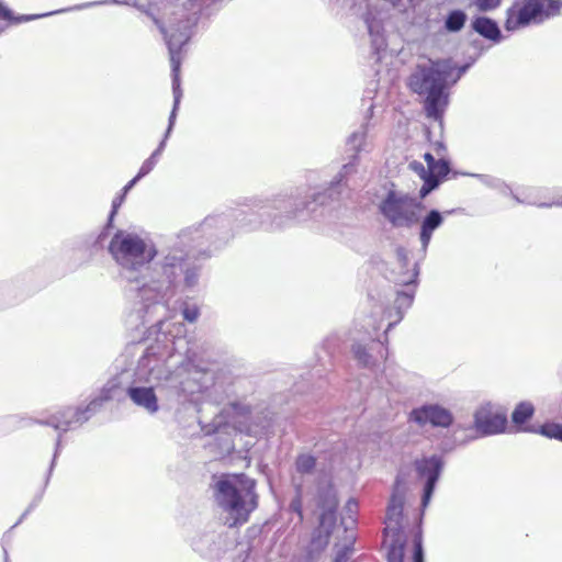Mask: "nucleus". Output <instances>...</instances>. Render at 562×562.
<instances>
[{"label":"nucleus","mask_w":562,"mask_h":562,"mask_svg":"<svg viewBox=\"0 0 562 562\" xmlns=\"http://www.w3.org/2000/svg\"><path fill=\"white\" fill-rule=\"evenodd\" d=\"M308 200L297 190L254 199L250 211L232 209L209 215L196 226L183 228L161 249L146 235L117 229L108 250L119 267L128 297L139 305L142 324L166 315L168 301L193 292L200 284L202 260L227 245L238 232L259 228L282 231L307 221Z\"/></svg>","instance_id":"obj_1"},{"label":"nucleus","mask_w":562,"mask_h":562,"mask_svg":"<svg viewBox=\"0 0 562 562\" xmlns=\"http://www.w3.org/2000/svg\"><path fill=\"white\" fill-rule=\"evenodd\" d=\"M456 69L451 58L429 59L418 64L407 80L408 88L424 97L425 115L442 125L443 114L449 105V80Z\"/></svg>","instance_id":"obj_2"},{"label":"nucleus","mask_w":562,"mask_h":562,"mask_svg":"<svg viewBox=\"0 0 562 562\" xmlns=\"http://www.w3.org/2000/svg\"><path fill=\"white\" fill-rule=\"evenodd\" d=\"M119 385L120 382L117 381V379H111L110 381H108V383L102 387L99 396L91 400L90 403L85 408L66 407L49 415L47 418L40 419L22 415H12L7 418L8 425L11 426L13 429H19L22 427L37 424L53 427L55 430L59 431V435L56 440L55 452L48 469L45 484H47L49 481V477L53 473L56 463V459L61 449V432H66L68 430H72L80 427L83 423L89 420L90 417L93 414H95L105 402L119 398Z\"/></svg>","instance_id":"obj_3"},{"label":"nucleus","mask_w":562,"mask_h":562,"mask_svg":"<svg viewBox=\"0 0 562 562\" xmlns=\"http://www.w3.org/2000/svg\"><path fill=\"white\" fill-rule=\"evenodd\" d=\"M159 334L156 342L147 347L142 357L138 359L137 368L135 371L138 381L150 382L153 380L162 379L160 362H166L169 368L188 367L195 360V352L189 347V341L184 336L179 334L182 331V325H178L176 334L168 329V333L162 331L166 322L158 319Z\"/></svg>","instance_id":"obj_4"},{"label":"nucleus","mask_w":562,"mask_h":562,"mask_svg":"<svg viewBox=\"0 0 562 562\" xmlns=\"http://www.w3.org/2000/svg\"><path fill=\"white\" fill-rule=\"evenodd\" d=\"M217 506L226 514L225 525L238 527L249 520L258 506L256 481L246 474H223L213 485Z\"/></svg>","instance_id":"obj_5"},{"label":"nucleus","mask_w":562,"mask_h":562,"mask_svg":"<svg viewBox=\"0 0 562 562\" xmlns=\"http://www.w3.org/2000/svg\"><path fill=\"white\" fill-rule=\"evenodd\" d=\"M153 18L154 23L157 25L166 44L168 46L170 64H171V76H172V94H173V106L169 115L168 127L164 135V138L159 143L158 147L153 151V154L148 157L149 159H154L157 164L159 156L164 151L166 147V142L170 136L172 128L176 123L178 109L180 105V101L182 98V90L180 87V67H181V50L182 47L190 41L192 36V29L196 24V18H192L188 14H184L181 19L178 20L176 24H171L169 29H167L162 22L150 15Z\"/></svg>","instance_id":"obj_6"},{"label":"nucleus","mask_w":562,"mask_h":562,"mask_svg":"<svg viewBox=\"0 0 562 562\" xmlns=\"http://www.w3.org/2000/svg\"><path fill=\"white\" fill-rule=\"evenodd\" d=\"M423 203L418 198L390 189L378 204V211L394 229H409L419 222Z\"/></svg>","instance_id":"obj_7"},{"label":"nucleus","mask_w":562,"mask_h":562,"mask_svg":"<svg viewBox=\"0 0 562 562\" xmlns=\"http://www.w3.org/2000/svg\"><path fill=\"white\" fill-rule=\"evenodd\" d=\"M358 161L359 157L357 155H352L350 157V160L345 164L339 172L334 177V179L330 181L329 187L325 192H318L312 195H307L302 189L300 188H291L290 190H297L301 192L302 196L308 200V205L306 209L307 213V220L311 217L312 213L314 212V209H311V205L313 203L317 204H324L326 198H329L331 200L337 199L344 188H351L356 186V181L353 180V176L358 172Z\"/></svg>","instance_id":"obj_8"},{"label":"nucleus","mask_w":562,"mask_h":562,"mask_svg":"<svg viewBox=\"0 0 562 562\" xmlns=\"http://www.w3.org/2000/svg\"><path fill=\"white\" fill-rule=\"evenodd\" d=\"M550 20L540 0H516L506 11L504 27L514 32Z\"/></svg>","instance_id":"obj_9"},{"label":"nucleus","mask_w":562,"mask_h":562,"mask_svg":"<svg viewBox=\"0 0 562 562\" xmlns=\"http://www.w3.org/2000/svg\"><path fill=\"white\" fill-rule=\"evenodd\" d=\"M372 330L366 328V336L361 339H356L351 346V352L355 360L363 368H372L376 364L379 358L386 359L384 353L383 342L376 338L379 327L369 323Z\"/></svg>","instance_id":"obj_10"},{"label":"nucleus","mask_w":562,"mask_h":562,"mask_svg":"<svg viewBox=\"0 0 562 562\" xmlns=\"http://www.w3.org/2000/svg\"><path fill=\"white\" fill-rule=\"evenodd\" d=\"M414 467L418 477L425 480L422 495V507L426 508L431 501L437 482L442 472L443 460L440 456L432 454L416 460Z\"/></svg>","instance_id":"obj_11"},{"label":"nucleus","mask_w":562,"mask_h":562,"mask_svg":"<svg viewBox=\"0 0 562 562\" xmlns=\"http://www.w3.org/2000/svg\"><path fill=\"white\" fill-rule=\"evenodd\" d=\"M408 254L409 251L405 247H396V267L391 271V280L397 285L416 288L418 283L419 265L423 259L420 257L419 260L412 263Z\"/></svg>","instance_id":"obj_12"},{"label":"nucleus","mask_w":562,"mask_h":562,"mask_svg":"<svg viewBox=\"0 0 562 562\" xmlns=\"http://www.w3.org/2000/svg\"><path fill=\"white\" fill-rule=\"evenodd\" d=\"M411 419L419 426L427 424L436 428H448L453 424L454 417L450 409L440 404H424L411 412Z\"/></svg>","instance_id":"obj_13"},{"label":"nucleus","mask_w":562,"mask_h":562,"mask_svg":"<svg viewBox=\"0 0 562 562\" xmlns=\"http://www.w3.org/2000/svg\"><path fill=\"white\" fill-rule=\"evenodd\" d=\"M124 373H122L119 376H115L114 379H117L120 382L117 394L119 398H121L123 387H122V379ZM125 394L128 396V398L135 404L137 407L144 409L150 415L156 414L159 411V403L158 397L156 395L155 389L153 386H143V385H135L134 383L128 384L124 389Z\"/></svg>","instance_id":"obj_14"},{"label":"nucleus","mask_w":562,"mask_h":562,"mask_svg":"<svg viewBox=\"0 0 562 562\" xmlns=\"http://www.w3.org/2000/svg\"><path fill=\"white\" fill-rule=\"evenodd\" d=\"M507 426V417L502 413H493L490 408L481 407L474 413V430L479 437L502 434Z\"/></svg>","instance_id":"obj_15"},{"label":"nucleus","mask_w":562,"mask_h":562,"mask_svg":"<svg viewBox=\"0 0 562 562\" xmlns=\"http://www.w3.org/2000/svg\"><path fill=\"white\" fill-rule=\"evenodd\" d=\"M453 212L454 210H449L443 213L437 209H431L422 218H419L418 239L420 244L419 252L422 254V259L427 255L434 233L443 225L445 214L449 215Z\"/></svg>","instance_id":"obj_16"},{"label":"nucleus","mask_w":562,"mask_h":562,"mask_svg":"<svg viewBox=\"0 0 562 562\" xmlns=\"http://www.w3.org/2000/svg\"><path fill=\"white\" fill-rule=\"evenodd\" d=\"M396 485H398V479ZM404 499V493L400 491L398 486H395L386 507L383 536L404 533L402 528Z\"/></svg>","instance_id":"obj_17"},{"label":"nucleus","mask_w":562,"mask_h":562,"mask_svg":"<svg viewBox=\"0 0 562 562\" xmlns=\"http://www.w3.org/2000/svg\"><path fill=\"white\" fill-rule=\"evenodd\" d=\"M192 547L204 558L218 559L226 551V537L221 532L207 531L194 538Z\"/></svg>","instance_id":"obj_18"},{"label":"nucleus","mask_w":562,"mask_h":562,"mask_svg":"<svg viewBox=\"0 0 562 562\" xmlns=\"http://www.w3.org/2000/svg\"><path fill=\"white\" fill-rule=\"evenodd\" d=\"M125 198L126 195L123 194V192H121L113 199L108 221L101 233L95 237L90 236L85 239L83 245L90 247L91 251H98L103 248L104 240L108 237L110 229L113 227L114 218L117 214L119 209L124 203Z\"/></svg>","instance_id":"obj_19"},{"label":"nucleus","mask_w":562,"mask_h":562,"mask_svg":"<svg viewBox=\"0 0 562 562\" xmlns=\"http://www.w3.org/2000/svg\"><path fill=\"white\" fill-rule=\"evenodd\" d=\"M472 30L480 36L499 43L503 40L502 31L495 20L485 15L475 16L471 22Z\"/></svg>","instance_id":"obj_20"},{"label":"nucleus","mask_w":562,"mask_h":562,"mask_svg":"<svg viewBox=\"0 0 562 562\" xmlns=\"http://www.w3.org/2000/svg\"><path fill=\"white\" fill-rule=\"evenodd\" d=\"M336 512L337 509H321L319 528L313 533V543H315L317 539H319L321 546L328 543L331 529L336 524Z\"/></svg>","instance_id":"obj_21"},{"label":"nucleus","mask_w":562,"mask_h":562,"mask_svg":"<svg viewBox=\"0 0 562 562\" xmlns=\"http://www.w3.org/2000/svg\"><path fill=\"white\" fill-rule=\"evenodd\" d=\"M383 543L387 548V562H403L406 537L404 533H394L392 536H383Z\"/></svg>","instance_id":"obj_22"},{"label":"nucleus","mask_w":562,"mask_h":562,"mask_svg":"<svg viewBox=\"0 0 562 562\" xmlns=\"http://www.w3.org/2000/svg\"><path fill=\"white\" fill-rule=\"evenodd\" d=\"M470 176L476 178L482 184H484L487 188L498 191L503 195L513 196V199L517 203H524V201L520 200L518 195L514 194L510 187L503 179L491 176V175H482V173H471Z\"/></svg>","instance_id":"obj_23"},{"label":"nucleus","mask_w":562,"mask_h":562,"mask_svg":"<svg viewBox=\"0 0 562 562\" xmlns=\"http://www.w3.org/2000/svg\"><path fill=\"white\" fill-rule=\"evenodd\" d=\"M316 505L319 509H337L338 499L333 485H322L317 488Z\"/></svg>","instance_id":"obj_24"},{"label":"nucleus","mask_w":562,"mask_h":562,"mask_svg":"<svg viewBox=\"0 0 562 562\" xmlns=\"http://www.w3.org/2000/svg\"><path fill=\"white\" fill-rule=\"evenodd\" d=\"M468 21V14L461 9L450 10L443 20V29L448 33L460 32Z\"/></svg>","instance_id":"obj_25"},{"label":"nucleus","mask_w":562,"mask_h":562,"mask_svg":"<svg viewBox=\"0 0 562 562\" xmlns=\"http://www.w3.org/2000/svg\"><path fill=\"white\" fill-rule=\"evenodd\" d=\"M415 297V288H408L403 291H397L394 301V308L398 319H402L405 312L411 307Z\"/></svg>","instance_id":"obj_26"},{"label":"nucleus","mask_w":562,"mask_h":562,"mask_svg":"<svg viewBox=\"0 0 562 562\" xmlns=\"http://www.w3.org/2000/svg\"><path fill=\"white\" fill-rule=\"evenodd\" d=\"M55 12L42 13V14H20L14 15V13L5 7L2 2H0V19L9 21L14 24H20L24 22H31L41 18H45L54 14Z\"/></svg>","instance_id":"obj_27"},{"label":"nucleus","mask_w":562,"mask_h":562,"mask_svg":"<svg viewBox=\"0 0 562 562\" xmlns=\"http://www.w3.org/2000/svg\"><path fill=\"white\" fill-rule=\"evenodd\" d=\"M367 134L368 126L367 124H361L355 132L350 134L347 139V145L351 150H353L352 155H357L366 149L367 145Z\"/></svg>","instance_id":"obj_28"},{"label":"nucleus","mask_w":562,"mask_h":562,"mask_svg":"<svg viewBox=\"0 0 562 562\" xmlns=\"http://www.w3.org/2000/svg\"><path fill=\"white\" fill-rule=\"evenodd\" d=\"M201 425V429L206 436H211L214 434H227L228 424L225 420V417L222 414H217L212 422L204 423L203 420H199Z\"/></svg>","instance_id":"obj_29"},{"label":"nucleus","mask_w":562,"mask_h":562,"mask_svg":"<svg viewBox=\"0 0 562 562\" xmlns=\"http://www.w3.org/2000/svg\"><path fill=\"white\" fill-rule=\"evenodd\" d=\"M317 460L316 458L311 453H300L297 454L294 467L296 473L301 475H310L313 474V472L316 469Z\"/></svg>","instance_id":"obj_30"},{"label":"nucleus","mask_w":562,"mask_h":562,"mask_svg":"<svg viewBox=\"0 0 562 562\" xmlns=\"http://www.w3.org/2000/svg\"><path fill=\"white\" fill-rule=\"evenodd\" d=\"M424 159L427 162V172L446 177L450 172V164L443 158L436 159L432 154L426 153Z\"/></svg>","instance_id":"obj_31"},{"label":"nucleus","mask_w":562,"mask_h":562,"mask_svg":"<svg viewBox=\"0 0 562 562\" xmlns=\"http://www.w3.org/2000/svg\"><path fill=\"white\" fill-rule=\"evenodd\" d=\"M535 413V407L529 402H520L512 413V422L515 425H522L527 423Z\"/></svg>","instance_id":"obj_32"},{"label":"nucleus","mask_w":562,"mask_h":562,"mask_svg":"<svg viewBox=\"0 0 562 562\" xmlns=\"http://www.w3.org/2000/svg\"><path fill=\"white\" fill-rule=\"evenodd\" d=\"M533 431L543 437L562 441V425L559 423H544Z\"/></svg>","instance_id":"obj_33"},{"label":"nucleus","mask_w":562,"mask_h":562,"mask_svg":"<svg viewBox=\"0 0 562 562\" xmlns=\"http://www.w3.org/2000/svg\"><path fill=\"white\" fill-rule=\"evenodd\" d=\"M295 495L290 502V510L295 513L299 516V520H303V486L302 483H294Z\"/></svg>","instance_id":"obj_34"},{"label":"nucleus","mask_w":562,"mask_h":562,"mask_svg":"<svg viewBox=\"0 0 562 562\" xmlns=\"http://www.w3.org/2000/svg\"><path fill=\"white\" fill-rule=\"evenodd\" d=\"M549 19L555 18L562 12V0H540Z\"/></svg>","instance_id":"obj_35"},{"label":"nucleus","mask_w":562,"mask_h":562,"mask_svg":"<svg viewBox=\"0 0 562 562\" xmlns=\"http://www.w3.org/2000/svg\"><path fill=\"white\" fill-rule=\"evenodd\" d=\"M476 9L481 12H488L497 9L502 0H471Z\"/></svg>","instance_id":"obj_36"},{"label":"nucleus","mask_w":562,"mask_h":562,"mask_svg":"<svg viewBox=\"0 0 562 562\" xmlns=\"http://www.w3.org/2000/svg\"><path fill=\"white\" fill-rule=\"evenodd\" d=\"M182 316L189 323H194L200 316V308L196 305L186 304L182 308Z\"/></svg>","instance_id":"obj_37"},{"label":"nucleus","mask_w":562,"mask_h":562,"mask_svg":"<svg viewBox=\"0 0 562 562\" xmlns=\"http://www.w3.org/2000/svg\"><path fill=\"white\" fill-rule=\"evenodd\" d=\"M352 540H355V538H352ZM352 542L351 541L350 543L348 544H344L338 551H337V554H336V558H335V561L334 562H348L349 558H350V554L353 550L352 548Z\"/></svg>","instance_id":"obj_38"},{"label":"nucleus","mask_w":562,"mask_h":562,"mask_svg":"<svg viewBox=\"0 0 562 562\" xmlns=\"http://www.w3.org/2000/svg\"><path fill=\"white\" fill-rule=\"evenodd\" d=\"M420 178L423 179V181L426 186H429L430 188H432L435 190L439 187V184L441 183V180L445 177H441L438 173L436 175V173L427 172L426 175H422Z\"/></svg>","instance_id":"obj_39"},{"label":"nucleus","mask_w":562,"mask_h":562,"mask_svg":"<svg viewBox=\"0 0 562 562\" xmlns=\"http://www.w3.org/2000/svg\"><path fill=\"white\" fill-rule=\"evenodd\" d=\"M413 562H425L424 548L420 538H415L414 540Z\"/></svg>","instance_id":"obj_40"},{"label":"nucleus","mask_w":562,"mask_h":562,"mask_svg":"<svg viewBox=\"0 0 562 562\" xmlns=\"http://www.w3.org/2000/svg\"><path fill=\"white\" fill-rule=\"evenodd\" d=\"M471 63L464 64L462 66H457L453 71V75L451 76V79L449 80V86L457 83L461 77L468 71V69L471 67Z\"/></svg>","instance_id":"obj_41"},{"label":"nucleus","mask_w":562,"mask_h":562,"mask_svg":"<svg viewBox=\"0 0 562 562\" xmlns=\"http://www.w3.org/2000/svg\"><path fill=\"white\" fill-rule=\"evenodd\" d=\"M346 514L348 515V518L351 520V524L356 522V514L358 512V502L353 498H350L345 507Z\"/></svg>","instance_id":"obj_42"},{"label":"nucleus","mask_w":562,"mask_h":562,"mask_svg":"<svg viewBox=\"0 0 562 562\" xmlns=\"http://www.w3.org/2000/svg\"><path fill=\"white\" fill-rule=\"evenodd\" d=\"M110 3L130 5V0H101V1L88 2V3H83V4L79 5L78 9H85V8H90L93 5L110 4Z\"/></svg>","instance_id":"obj_43"},{"label":"nucleus","mask_w":562,"mask_h":562,"mask_svg":"<svg viewBox=\"0 0 562 562\" xmlns=\"http://www.w3.org/2000/svg\"><path fill=\"white\" fill-rule=\"evenodd\" d=\"M157 164L154 161V159L147 158L140 166L137 176L138 178H144L147 176L156 166Z\"/></svg>","instance_id":"obj_44"},{"label":"nucleus","mask_w":562,"mask_h":562,"mask_svg":"<svg viewBox=\"0 0 562 562\" xmlns=\"http://www.w3.org/2000/svg\"><path fill=\"white\" fill-rule=\"evenodd\" d=\"M221 440V451L222 453H231L234 450V443L233 441L226 437V438H218Z\"/></svg>","instance_id":"obj_45"},{"label":"nucleus","mask_w":562,"mask_h":562,"mask_svg":"<svg viewBox=\"0 0 562 562\" xmlns=\"http://www.w3.org/2000/svg\"><path fill=\"white\" fill-rule=\"evenodd\" d=\"M409 167H411L412 170L417 172L420 177H422V175H426L427 173V169L419 161H412L409 164Z\"/></svg>","instance_id":"obj_46"},{"label":"nucleus","mask_w":562,"mask_h":562,"mask_svg":"<svg viewBox=\"0 0 562 562\" xmlns=\"http://www.w3.org/2000/svg\"><path fill=\"white\" fill-rule=\"evenodd\" d=\"M142 178H138V176L136 175L133 179H131L124 187L123 189L121 190V192H123V194H127L130 190L133 189V187Z\"/></svg>","instance_id":"obj_47"},{"label":"nucleus","mask_w":562,"mask_h":562,"mask_svg":"<svg viewBox=\"0 0 562 562\" xmlns=\"http://www.w3.org/2000/svg\"><path fill=\"white\" fill-rule=\"evenodd\" d=\"M432 191H434L432 188L423 183L422 188L419 189V199L418 200L420 201L422 199H425Z\"/></svg>","instance_id":"obj_48"},{"label":"nucleus","mask_w":562,"mask_h":562,"mask_svg":"<svg viewBox=\"0 0 562 562\" xmlns=\"http://www.w3.org/2000/svg\"><path fill=\"white\" fill-rule=\"evenodd\" d=\"M432 191H434L432 188L423 183L422 188L419 189V199L418 200L420 201L422 199H425Z\"/></svg>","instance_id":"obj_49"},{"label":"nucleus","mask_w":562,"mask_h":562,"mask_svg":"<svg viewBox=\"0 0 562 562\" xmlns=\"http://www.w3.org/2000/svg\"><path fill=\"white\" fill-rule=\"evenodd\" d=\"M432 191H434L432 188L423 183L422 188L419 189V199L418 200L420 201L422 199H425Z\"/></svg>","instance_id":"obj_50"},{"label":"nucleus","mask_w":562,"mask_h":562,"mask_svg":"<svg viewBox=\"0 0 562 562\" xmlns=\"http://www.w3.org/2000/svg\"><path fill=\"white\" fill-rule=\"evenodd\" d=\"M36 506V502H33L25 512L21 515L20 519L12 526V528L16 527L19 524L23 521V519L33 510V508Z\"/></svg>","instance_id":"obj_51"},{"label":"nucleus","mask_w":562,"mask_h":562,"mask_svg":"<svg viewBox=\"0 0 562 562\" xmlns=\"http://www.w3.org/2000/svg\"><path fill=\"white\" fill-rule=\"evenodd\" d=\"M5 537H7V533L4 535L3 540H2L3 560H4V562H9V554H8V550L5 548V543H4Z\"/></svg>","instance_id":"obj_52"},{"label":"nucleus","mask_w":562,"mask_h":562,"mask_svg":"<svg viewBox=\"0 0 562 562\" xmlns=\"http://www.w3.org/2000/svg\"><path fill=\"white\" fill-rule=\"evenodd\" d=\"M562 205V201H557V202H552V203H541L539 204V207H551V206H560Z\"/></svg>","instance_id":"obj_53"},{"label":"nucleus","mask_w":562,"mask_h":562,"mask_svg":"<svg viewBox=\"0 0 562 562\" xmlns=\"http://www.w3.org/2000/svg\"><path fill=\"white\" fill-rule=\"evenodd\" d=\"M439 150H445V146L442 143H437V154H439Z\"/></svg>","instance_id":"obj_54"},{"label":"nucleus","mask_w":562,"mask_h":562,"mask_svg":"<svg viewBox=\"0 0 562 562\" xmlns=\"http://www.w3.org/2000/svg\"><path fill=\"white\" fill-rule=\"evenodd\" d=\"M392 326H394V323H389L387 328H386V330H385V333H384L385 335H386L387 330H390V328H391Z\"/></svg>","instance_id":"obj_55"},{"label":"nucleus","mask_w":562,"mask_h":562,"mask_svg":"<svg viewBox=\"0 0 562 562\" xmlns=\"http://www.w3.org/2000/svg\"><path fill=\"white\" fill-rule=\"evenodd\" d=\"M4 31L3 26H0V34Z\"/></svg>","instance_id":"obj_56"}]
</instances>
